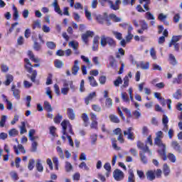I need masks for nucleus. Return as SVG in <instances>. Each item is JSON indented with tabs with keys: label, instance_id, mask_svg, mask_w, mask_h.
<instances>
[{
	"label": "nucleus",
	"instance_id": "obj_19",
	"mask_svg": "<svg viewBox=\"0 0 182 182\" xmlns=\"http://www.w3.org/2000/svg\"><path fill=\"white\" fill-rule=\"evenodd\" d=\"M36 167L38 171L42 173L43 171V166L42 165V160L37 159L36 162Z\"/></svg>",
	"mask_w": 182,
	"mask_h": 182
},
{
	"label": "nucleus",
	"instance_id": "obj_55",
	"mask_svg": "<svg viewBox=\"0 0 182 182\" xmlns=\"http://www.w3.org/2000/svg\"><path fill=\"white\" fill-rule=\"evenodd\" d=\"M124 50H123V48H119L118 49V53L116 55V58H117L118 59H120V55L121 56H124Z\"/></svg>",
	"mask_w": 182,
	"mask_h": 182
},
{
	"label": "nucleus",
	"instance_id": "obj_63",
	"mask_svg": "<svg viewBox=\"0 0 182 182\" xmlns=\"http://www.w3.org/2000/svg\"><path fill=\"white\" fill-rule=\"evenodd\" d=\"M41 48L42 46L41 44H39L38 42H34L33 49H35V50L39 51L41 50Z\"/></svg>",
	"mask_w": 182,
	"mask_h": 182
},
{
	"label": "nucleus",
	"instance_id": "obj_53",
	"mask_svg": "<svg viewBox=\"0 0 182 182\" xmlns=\"http://www.w3.org/2000/svg\"><path fill=\"white\" fill-rule=\"evenodd\" d=\"M54 63H55V68H58V69H60V68H62V66H63V62L59 60H55Z\"/></svg>",
	"mask_w": 182,
	"mask_h": 182
},
{
	"label": "nucleus",
	"instance_id": "obj_59",
	"mask_svg": "<svg viewBox=\"0 0 182 182\" xmlns=\"http://www.w3.org/2000/svg\"><path fill=\"white\" fill-rule=\"evenodd\" d=\"M168 159H169V160L172 162V163H176V156H174V154L170 153L168 155Z\"/></svg>",
	"mask_w": 182,
	"mask_h": 182
},
{
	"label": "nucleus",
	"instance_id": "obj_41",
	"mask_svg": "<svg viewBox=\"0 0 182 182\" xmlns=\"http://www.w3.org/2000/svg\"><path fill=\"white\" fill-rule=\"evenodd\" d=\"M26 124L25 122H21V126L20 127V134H23V133H26Z\"/></svg>",
	"mask_w": 182,
	"mask_h": 182
},
{
	"label": "nucleus",
	"instance_id": "obj_8",
	"mask_svg": "<svg viewBox=\"0 0 182 182\" xmlns=\"http://www.w3.org/2000/svg\"><path fill=\"white\" fill-rule=\"evenodd\" d=\"M68 46L70 48H73L74 50V54L75 55H79L80 52L79 51V43L77 41H70L68 43Z\"/></svg>",
	"mask_w": 182,
	"mask_h": 182
},
{
	"label": "nucleus",
	"instance_id": "obj_47",
	"mask_svg": "<svg viewBox=\"0 0 182 182\" xmlns=\"http://www.w3.org/2000/svg\"><path fill=\"white\" fill-rule=\"evenodd\" d=\"M136 173L140 180H144L146 178V176H144V172H143V171L137 170Z\"/></svg>",
	"mask_w": 182,
	"mask_h": 182
},
{
	"label": "nucleus",
	"instance_id": "obj_10",
	"mask_svg": "<svg viewBox=\"0 0 182 182\" xmlns=\"http://www.w3.org/2000/svg\"><path fill=\"white\" fill-rule=\"evenodd\" d=\"M124 136H127L128 140H134V133H133V128L129 127L126 131H124Z\"/></svg>",
	"mask_w": 182,
	"mask_h": 182
},
{
	"label": "nucleus",
	"instance_id": "obj_4",
	"mask_svg": "<svg viewBox=\"0 0 182 182\" xmlns=\"http://www.w3.org/2000/svg\"><path fill=\"white\" fill-rule=\"evenodd\" d=\"M97 21L99 23L103 24L106 21L107 26H110L112 25V22L109 20V17H107V13H104V15H99L97 16Z\"/></svg>",
	"mask_w": 182,
	"mask_h": 182
},
{
	"label": "nucleus",
	"instance_id": "obj_21",
	"mask_svg": "<svg viewBox=\"0 0 182 182\" xmlns=\"http://www.w3.org/2000/svg\"><path fill=\"white\" fill-rule=\"evenodd\" d=\"M93 97H96L95 92H91L87 97H85V102L86 105H89V102H90V100H92Z\"/></svg>",
	"mask_w": 182,
	"mask_h": 182
},
{
	"label": "nucleus",
	"instance_id": "obj_6",
	"mask_svg": "<svg viewBox=\"0 0 182 182\" xmlns=\"http://www.w3.org/2000/svg\"><path fill=\"white\" fill-rule=\"evenodd\" d=\"M95 33L93 31H87L85 33L82 34V39L84 43L87 45L89 42V38H93Z\"/></svg>",
	"mask_w": 182,
	"mask_h": 182
},
{
	"label": "nucleus",
	"instance_id": "obj_49",
	"mask_svg": "<svg viewBox=\"0 0 182 182\" xmlns=\"http://www.w3.org/2000/svg\"><path fill=\"white\" fill-rule=\"evenodd\" d=\"M146 19H148V21H154V19H156V18H154V16L150 13V11H148L146 13Z\"/></svg>",
	"mask_w": 182,
	"mask_h": 182
},
{
	"label": "nucleus",
	"instance_id": "obj_44",
	"mask_svg": "<svg viewBox=\"0 0 182 182\" xmlns=\"http://www.w3.org/2000/svg\"><path fill=\"white\" fill-rule=\"evenodd\" d=\"M139 156H140L141 161L144 164H147V158L146 157V155L142 152H140Z\"/></svg>",
	"mask_w": 182,
	"mask_h": 182
},
{
	"label": "nucleus",
	"instance_id": "obj_64",
	"mask_svg": "<svg viewBox=\"0 0 182 182\" xmlns=\"http://www.w3.org/2000/svg\"><path fill=\"white\" fill-rule=\"evenodd\" d=\"M97 121H92V123L90 124V127L91 129H95V130H97L98 127H97Z\"/></svg>",
	"mask_w": 182,
	"mask_h": 182
},
{
	"label": "nucleus",
	"instance_id": "obj_9",
	"mask_svg": "<svg viewBox=\"0 0 182 182\" xmlns=\"http://www.w3.org/2000/svg\"><path fill=\"white\" fill-rule=\"evenodd\" d=\"M108 4L109 5L110 9H113V11H118V9H120V4H122V1L117 0L114 4L113 1L109 0Z\"/></svg>",
	"mask_w": 182,
	"mask_h": 182
},
{
	"label": "nucleus",
	"instance_id": "obj_48",
	"mask_svg": "<svg viewBox=\"0 0 182 182\" xmlns=\"http://www.w3.org/2000/svg\"><path fill=\"white\" fill-rule=\"evenodd\" d=\"M149 66H150V65L149 64V63H145L142 62L140 63V68H141V69H143L144 70H147L149 69Z\"/></svg>",
	"mask_w": 182,
	"mask_h": 182
},
{
	"label": "nucleus",
	"instance_id": "obj_45",
	"mask_svg": "<svg viewBox=\"0 0 182 182\" xmlns=\"http://www.w3.org/2000/svg\"><path fill=\"white\" fill-rule=\"evenodd\" d=\"M36 150H38V142L33 141V143L31 144V151H32V153H35L36 152Z\"/></svg>",
	"mask_w": 182,
	"mask_h": 182
},
{
	"label": "nucleus",
	"instance_id": "obj_24",
	"mask_svg": "<svg viewBox=\"0 0 182 182\" xmlns=\"http://www.w3.org/2000/svg\"><path fill=\"white\" fill-rule=\"evenodd\" d=\"M135 181H136V178L134 177V173H133V171H129L128 180L127 182H135Z\"/></svg>",
	"mask_w": 182,
	"mask_h": 182
},
{
	"label": "nucleus",
	"instance_id": "obj_27",
	"mask_svg": "<svg viewBox=\"0 0 182 182\" xmlns=\"http://www.w3.org/2000/svg\"><path fill=\"white\" fill-rule=\"evenodd\" d=\"M28 55L29 56L30 59L33 60V62H34V63H38L39 62V59L35 58V55H33V53H32V51L28 50Z\"/></svg>",
	"mask_w": 182,
	"mask_h": 182
},
{
	"label": "nucleus",
	"instance_id": "obj_22",
	"mask_svg": "<svg viewBox=\"0 0 182 182\" xmlns=\"http://www.w3.org/2000/svg\"><path fill=\"white\" fill-rule=\"evenodd\" d=\"M109 119L112 123H120V119H119V117H117V115L110 114L109 116Z\"/></svg>",
	"mask_w": 182,
	"mask_h": 182
},
{
	"label": "nucleus",
	"instance_id": "obj_25",
	"mask_svg": "<svg viewBox=\"0 0 182 182\" xmlns=\"http://www.w3.org/2000/svg\"><path fill=\"white\" fill-rule=\"evenodd\" d=\"M144 4V8L146 11H150V8H149V5H150V0H139V4Z\"/></svg>",
	"mask_w": 182,
	"mask_h": 182
},
{
	"label": "nucleus",
	"instance_id": "obj_43",
	"mask_svg": "<svg viewBox=\"0 0 182 182\" xmlns=\"http://www.w3.org/2000/svg\"><path fill=\"white\" fill-rule=\"evenodd\" d=\"M6 116L3 115L1 116V120H0V127H5V123H6Z\"/></svg>",
	"mask_w": 182,
	"mask_h": 182
},
{
	"label": "nucleus",
	"instance_id": "obj_2",
	"mask_svg": "<svg viewBox=\"0 0 182 182\" xmlns=\"http://www.w3.org/2000/svg\"><path fill=\"white\" fill-rule=\"evenodd\" d=\"M61 126L63 127V136H66L68 139L69 144L71 147H74L73 140H72V136L68 135L66 133V129H68L70 134H73V129H72V125L68 120H63L61 122Z\"/></svg>",
	"mask_w": 182,
	"mask_h": 182
},
{
	"label": "nucleus",
	"instance_id": "obj_30",
	"mask_svg": "<svg viewBox=\"0 0 182 182\" xmlns=\"http://www.w3.org/2000/svg\"><path fill=\"white\" fill-rule=\"evenodd\" d=\"M82 119L84 122V125L85 127H87L89 125V117L87 115V114H82Z\"/></svg>",
	"mask_w": 182,
	"mask_h": 182
},
{
	"label": "nucleus",
	"instance_id": "obj_17",
	"mask_svg": "<svg viewBox=\"0 0 182 182\" xmlns=\"http://www.w3.org/2000/svg\"><path fill=\"white\" fill-rule=\"evenodd\" d=\"M171 147H173V150H176V151H178V153H181V146H180V144L178 142L173 141L171 142Z\"/></svg>",
	"mask_w": 182,
	"mask_h": 182
},
{
	"label": "nucleus",
	"instance_id": "obj_52",
	"mask_svg": "<svg viewBox=\"0 0 182 182\" xmlns=\"http://www.w3.org/2000/svg\"><path fill=\"white\" fill-rule=\"evenodd\" d=\"M46 46L49 49H55V48H56V44H55V43H53L52 41H48L46 43Z\"/></svg>",
	"mask_w": 182,
	"mask_h": 182
},
{
	"label": "nucleus",
	"instance_id": "obj_3",
	"mask_svg": "<svg viewBox=\"0 0 182 182\" xmlns=\"http://www.w3.org/2000/svg\"><path fill=\"white\" fill-rule=\"evenodd\" d=\"M107 44L111 48H114L116 46V41H114V40L110 37H107L105 35L102 36L100 40L101 46L105 48Z\"/></svg>",
	"mask_w": 182,
	"mask_h": 182
},
{
	"label": "nucleus",
	"instance_id": "obj_26",
	"mask_svg": "<svg viewBox=\"0 0 182 182\" xmlns=\"http://www.w3.org/2000/svg\"><path fill=\"white\" fill-rule=\"evenodd\" d=\"M34 167H35V159H29L28 164V170H30V171H32V170H33Z\"/></svg>",
	"mask_w": 182,
	"mask_h": 182
},
{
	"label": "nucleus",
	"instance_id": "obj_51",
	"mask_svg": "<svg viewBox=\"0 0 182 182\" xmlns=\"http://www.w3.org/2000/svg\"><path fill=\"white\" fill-rule=\"evenodd\" d=\"M36 76H38V73L36 72V70H33L32 72L31 76L30 77L31 82H36Z\"/></svg>",
	"mask_w": 182,
	"mask_h": 182
},
{
	"label": "nucleus",
	"instance_id": "obj_46",
	"mask_svg": "<svg viewBox=\"0 0 182 182\" xmlns=\"http://www.w3.org/2000/svg\"><path fill=\"white\" fill-rule=\"evenodd\" d=\"M114 36H115V38L117 39H118V41H122L123 39V36H122V34L119 32H117V31H114L112 32Z\"/></svg>",
	"mask_w": 182,
	"mask_h": 182
},
{
	"label": "nucleus",
	"instance_id": "obj_33",
	"mask_svg": "<svg viewBox=\"0 0 182 182\" xmlns=\"http://www.w3.org/2000/svg\"><path fill=\"white\" fill-rule=\"evenodd\" d=\"M182 36H172V38L171 39V41L169 43H177L180 39H181Z\"/></svg>",
	"mask_w": 182,
	"mask_h": 182
},
{
	"label": "nucleus",
	"instance_id": "obj_7",
	"mask_svg": "<svg viewBox=\"0 0 182 182\" xmlns=\"http://www.w3.org/2000/svg\"><path fill=\"white\" fill-rule=\"evenodd\" d=\"M113 177L116 181H122V180L124 178V174L123 173V171L116 169L113 173Z\"/></svg>",
	"mask_w": 182,
	"mask_h": 182
},
{
	"label": "nucleus",
	"instance_id": "obj_61",
	"mask_svg": "<svg viewBox=\"0 0 182 182\" xmlns=\"http://www.w3.org/2000/svg\"><path fill=\"white\" fill-rule=\"evenodd\" d=\"M129 86V76L126 75L124 77V85H122V87H127Z\"/></svg>",
	"mask_w": 182,
	"mask_h": 182
},
{
	"label": "nucleus",
	"instance_id": "obj_35",
	"mask_svg": "<svg viewBox=\"0 0 182 182\" xmlns=\"http://www.w3.org/2000/svg\"><path fill=\"white\" fill-rule=\"evenodd\" d=\"M44 109L47 112H52V110H53L52 109V105H50V103H49V102H48V101L44 102Z\"/></svg>",
	"mask_w": 182,
	"mask_h": 182
},
{
	"label": "nucleus",
	"instance_id": "obj_32",
	"mask_svg": "<svg viewBox=\"0 0 182 182\" xmlns=\"http://www.w3.org/2000/svg\"><path fill=\"white\" fill-rule=\"evenodd\" d=\"M181 80H182V74H179L177 77L173 78L172 83L173 85H176V83H177L178 85H180V83H181Z\"/></svg>",
	"mask_w": 182,
	"mask_h": 182
},
{
	"label": "nucleus",
	"instance_id": "obj_23",
	"mask_svg": "<svg viewBox=\"0 0 182 182\" xmlns=\"http://www.w3.org/2000/svg\"><path fill=\"white\" fill-rule=\"evenodd\" d=\"M19 134V131H18L16 129H11L9 131V136L10 137H15Z\"/></svg>",
	"mask_w": 182,
	"mask_h": 182
},
{
	"label": "nucleus",
	"instance_id": "obj_36",
	"mask_svg": "<svg viewBox=\"0 0 182 182\" xmlns=\"http://www.w3.org/2000/svg\"><path fill=\"white\" fill-rule=\"evenodd\" d=\"M105 106L108 109H110L113 106V101L112 100V98H107L105 100Z\"/></svg>",
	"mask_w": 182,
	"mask_h": 182
},
{
	"label": "nucleus",
	"instance_id": "obj_15",
	"mask_svg": "<svg viewBox=\"0 0 182 182\" xmlns=\"http://www.w3.org/2000/svg\"><path fill=\"white\" fill-rule=\"evenodd\" d=\"M13 82H14V75L11 74H7L6 75V80L4 81V85H5L6 86H9L11 83H12Z\"/></svg>",
	"mask_w": 182,
	"mask_h": 182
},
{
	"label": "nucleus",
	"instance_id": "obj_37",
	"mask_svg": "<svg viewBox=\"0 0 182 182\" xmlns=\"http://www.w3.org/2000/svg\"><path fill=\"white\" fill-rule=\"evenodd\" d=\"M109 18L113 21V22H120V21H122V18L117 17L114 14H109Z\"/></svg>",
	"mask_w": 182,
	"mask_h": 182
},
{
	"label": "nucleus",
	"instance_id": "obj_1",
	"mask_svg": "<svg viewBox=\"0 0 182 182\" xmlns=\"http://www.w3.org/2000/svg\"><path fill=\"white\" fill-rule=\"evenodd\" d=\"M156 138L154 139V144L156 146H158L159 147V149L158 150V153L160 154V156H163V160L166 161L167 160V152L166 151V144L163 143V141L161 139H163V132L159 131L156 133Z\"/></svg>",
	"mask_w": 182,
	"mask_h": 182
},
{
	"label": "nucleus",
	"instance_id": "obj_20",
	"mask_svg": "<svg viewBox=\"0 0 182 182\" xmlns=\"http://www.w3.org/2000/svg\"><path fill=\"white\" fill-rule=\"evenodd\" d=\"M24 61L28 65H26V69L28 73H32V68H33V65L31 63V61H29V59L26 58L24 59Z\"/></svg>",
	"mask_w": 182,
	"mask_h": 182
},
{
	"label": "nucleus",
	"instance_id": "obj_40",
	"mask_svg": "<svg viewBox=\"0 0 182 182\" xmlns=\"http://www.w3.org/2000/svg\"><path fill=\"white\" fill-rule=\"evenodd\" d=\"M169 60L173 66L177 65V60L176 59V57L173 54L169 55Z\"/></svg>",
	"mask_w": 182,
	"mask_h": 182
},
{
	"label": "nucleus",
	"instance_id": "obj_34",
	"mask_svg": "<svg viewBox=\"0 0 182 182\" xmlns=\"http://www.w3.org/2000/svg\"><path fill=\"white\" fill-rule=\"evenodd\" d=\"M163 171H164V176H166L170 174V168L168 167V165H167V164H164Z\"/></svg>",
	"mask_w": 182,
	"mask_h": 182
},
{
	"label": "nucleus",
	"instance_id": "obj_62",
	"mask_svg": "<svg viewBox=\"0 0 182 182\" xmlns=\"http://www.w3.org/2000/svg\"><path fill=\"white\" fill-rule=\"evenodd\" d=\"M62 115H60V114H58L55 118H54V122H55V123H58V124H59V123H60V122H62Z\"/></svg>",
	"mask_w": 182,
	"mask_h": 182
},
{
	"label": "nucleus",
	"instance_id": "obj_60",
	"mask_svg": "<svg viewBox=\"0 0 182 182\" xmlns=\"http://www.w3.org/2000/svg\"><path fill=\"white\" fill-rule=\"evenodd\" d=\"M150 55L152 58V59H154V60H156V59H157V56H156V50H154V48H151L150 50Z\"/></svg>",
	"mask_w": 182,
	"mask_h": 182
},
{
	"label": "nucleus",
	"instance_id": "obj_42",
	"mask_svg": "<svg viewBox=\"0 0 182 182\" xmlns=\"http://www.w3.org/2000/svg\"><path fill=\"white\" fill-rule=\"evenodd\" d=\"M73 170V166H72V164H70L69 161L65 162V171L67 172L72 171Z\"/></svg>",
	"mask_w": 182,
	"mask_h": 182
},
{
	"label": "nucleus",
	"instance_id": "obj_54",
	"mask_svg": "<svg viewBox=\"0 0 182 182\" xmlns=\"http://www.w3.org/2000/svg\"><path fill=\"white\" fill-rule=\"evenodd\" d=\"M1 70L4 73H6V72H8V70H9V67H8V65H6L4 63H3L1 65Z\"/></svg>",
	"mask_w": 182,
	"mask_h": 182
},
{
	"label": "nucleus",
	"instance_id": "obj_13",
	"mask_svg": "<svg viewBox=\"0 0 182 182\" xmlns=\"http://www.w3.org/2000/svg\"><path fill=\"white\" fill-rule=\"evenodd\" d=\"M52 6L54 7V11L58 14V15H63L62 13V10H60V6H59V4L58 3V0H54L52 3Z\"/></svg>",
	"mask_w": 182,
	"mask_h": 182
},
{
	"label": "nucleus",
	"instance_id": "obj_57",
	"mask_svg": "<svg viewBox=\"0 0 182 182\" xmlns=\"http://www.w3.org/2000/svg\"><path fill=\"white\" fill-rule=\"evenodd\" d=\"M92 109H94V112H102V107L97 105H93L92 106Z\"/></svg>",
	"mask_w": 182,
	"mask_h": 182
},
{
	"label": "nucleus",
	"instance_id": "obj_18",
	"mask_svg": "<svg viewBox=\"0 0 182 182\" xmlns=\"http://www.w3.org/2000/svg\"><path fill=\"white\" fill-rule=\"evenodd\" d=\"M146 178L149 181H153L156 178V175L154 174V171H148L146 172Z\"/></svg>",
	"mask_w": 182,
	"mask_h": 182
},
{
	"label": "nucleus",
	"instance_id": "obj_14",
	"mask_svg": "<svg viewBox=\"0 0 182 182\" xmlns=\"http://www.w3.org/2000/svg\"><path fill=\"white\" fill-rule=\"evenodd\" d=\"M79 70H80V67L79 66V60H75L74 61V65L72 68V73L74 75V76H76Z\"/></svg>",
	"mask_w": 182,
	"mask_h": 182
},
{
	"label": "nucleus",
	"instance_id": "obj_29",
	"mask_svg": "<svg viewBox=\"0 0 182 182\" xmlns=\"http://www.w3.org/2000/svg\"><path fill=\"white\" fill-rule=\"evenodd\" d=\"M181 90H177L175 93L173 94V99H176V100H179V99H181Z\"/></svg>",
	"mask_w": 182,
	"mask_h": 182
},
{
	"label": "nucleus",
	"instance_id": "obj_5",
	"mask_svg": "<svg viewBox=\"0 0 182 182\" xmlns=\"http://www.w3.org/2000/svg\"><path fill=\"white\" fill-rule=\"evenodd\" d=\"M137 147L144 151V153H148L149 156H153V152L149 149V146L144 145V143L139 141L137 142Z\"/></svg>",
	"mask_w": 182,
	"mask_h": 182
},
{
	"label": "nucleus",
	"instance_id": "obj_56",
	"mask_svg": "<svg viewBox=\"0 0 182 182\" xmlns=\"http://www.w3.org/2000/svg\"><path fill=\"white\" fill-rule=\"evenodd\" d=\"M10 176L11 178L14 180V181H16L17 180L19 179V177H18V173H16L15 171H11L10 173Z\"/></svg>",
	"mask_w": 182,
	"mask_h": 182
},
{
	"label": "nucleus",
	"instance_id": "obj_31",
	"mask_svg": "<svg viewBox=\"0 0 182 182\" xmlns=\"http://www.w3.org/2000/svg\"><path fill=\"white\" fill-rule=\"evenodd\" d=\"M88 80L93 87L97 86V82H96V80H95V77L93 76H90L88 77Z\"/></svg>",
	"mask_w": 182,
	"mask_h": 182
},
{
	"label": "nucleus",
	"instance_id": "obj_28",
	"mask_svg": "<svg viewBox=\"0 0 182 182\" xmlns=\"http://www.w3.org/2000/svg\"><path fill=\"white\" fill-rule=\"evenodd\" d=\"M121 97L123 102H125L126 103L130 102V99H129V95H127V92H122Z\"/></svg>",
	"mask_w": 182,
	"mask_h": 182
},
{
	"label": "nucleus",
	"instance_id": "obj_39",
	"mask_svg": "<svg viewBox=\"0 0 182 182\" xmlns=\"http://www.w3.org/2000/svg\"><path fill=\"white\" fill-rule=\"evenodd\" d=\"M122 83H123V80H122V77H118L117 78V80H115L114 81V85L116 87H118V86H120V85H122Z\"/></svg>",
	"mask_w": 182,
	"mask_h": 182
},
{
	"label": "nucleus",
	"instance_id": "obj_11",
	"mask_svg": "<svg viewBox=\"0 0 182 182\" xmlns=\"http://www.w3.org/2000/svg\"><path fill=\"white\" fill-rule=\"evenodd\" d=\"M14 149L16 154H17V156H19V154H21V153H22L23 154H25L26 153V150H25V148L23 147V145H22V144H18L17 146H16V145H14ZM19 151L21 152H19Z\"/></svg>",
	"mask_w": 182,
	"mask_h": 182
},
{
	"label": "nucleus",
	"instance_id": "obj_38",
	"mask_svg": "<svg viewBox=\"0 0 182 182\" xmlns=\"http://www.w3.org/2000/svg\"><path fill=\"white\" fill-rule=\"evenodd\" d=\"M13 10L14 11L13 16L15 21L19 18V12L18 11V9L15 6V5H13Z\"/></svg>",
	"mask_w": 182,
	"mask_h": 182
},
{
	"label": "nucleus",
	"instance_id": "obj_50",
	"mask_svg": "<svg viewBox=\"0 0 182 182\" xmlns=\"http://www.w3.org/2000/svg\"><path fill=\"white\" fill-rule=\"evenodd\" d=\"M41 21L37 20L34 21L33 24V29H36V28H38L39 29H41Z\"/></svg>",
	"mask_w": 182,
	"mask_h": 182
},
{
	"label": "nucleus",
	"instance_id": "obj_16",
	"mask_svg": "<svg viewBox=\"0 0 182 182\" xmlns=\"http://www.w3.org/2000/svg\"><path fill=\"white\" fill-rule=\"evenodd\" d=\"M67 114L68 116V118L70 120H75V110L72 108H68L67 109Z\"/></svg>",
	"mask_w": 182,
	"mask_h": 182
},
{
	"label": "nucleus",
	"instance_id": "obj_12",
	"mask_svg": "<svg viewBox=\"0 0 182 182\" xmlns=\"http://www.w3.org/2000/svg\"><path fill=\"white\" fill-rule=\"evenodd\" d=\"M11 92H13V96H14L15 99H17V100L21 99V90L16 88V85H12Z\"/></svg>",
	"mask_w": 182,
	"mask_h": 182
},
{
	"label": "nucleus",
	"instance_id": "obj_58",
	"mask_svg": "<svg viewBox=\"0 0 182 182\" xmlns=\"http://www.w3.org/2000/svg\"><path fill=\"white\" fill-rule=\"evenodd\" d=\"M79 167H80V168H83L86 171H89V170H90V168H88L87 165H86V163H85V162H82L79 165Z\"/></svg>",
	"mask_w": 182,
	"mask_h": 182
}]
</instances>
